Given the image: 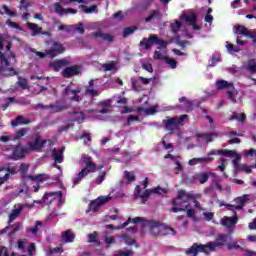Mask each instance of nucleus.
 I'll return each mask as SVG.
<instances>
[{
	"label": "nucleus",
	"instance_id": "nucleus-1",
	"mask_svg": "<svg viewBox=\"0 0 256 256\" xmlns=\"http://www.w3.org/2000/svg\"><path fill=\"white\" fill-rule=\"evenodd\" d=\"M232 233L233 232L231 229H229L228 234L218 235L215 242H208L206 244L194 243L186 250V255L198 256L199 253H209V251H215L217 247H223L227 241H231Z\"/></svg>",
	"mask_w": 256,
	"mask_h": 256
},
{
	"label": "nucleus",
	"instance_id": "nucleus-2",
	"mask_svg": "<svg viewBox=\"0 0 256 256\" xmlns=\"http://www.w3.org/2000/svg\"><path fill=\"white\" fill-rule=\"evenodd\" d=\"M81 163L84 165V168L77 174L75 178H73V184L79 185L89 173H97L99 169H103V166H99L97 168V164L93 162V158L88 154H84L81 157Z\"/></svg>",
	"mask_w": 256,
	"mask_h": 256
},
{
	"label": "nucleus",
	"instance_id": "nucleus-3",
	"mask_svg": "<svg viewBox=\"0 0 256 256\" xmlns=\"http://www.w3.org/2000/svg\"><path fill=\"white\" fill-rule=\"evenodd\" d=\"M187 114H183L180 117H169L167 116L165 120L162 121V125L166 131L169 132L170 135H173L175 131H179L181 127H183V121L187 119Z\"/></svg>",
	"mask_w": 256,
	"mask_h": 256
},
{
	"label": "nucleus",
	"instance_id": "nucleus-4",
	"mask_svg": "<svg viewBox=\"0 0 256 256\" xmlns=\"http://www.w3.org/2000/svg\"><path fill=\"white\" fill-rule=\"evenodd\" d=\"M188 199L189 194H187L185 190H180L176 199L172 200V208L170 211L172 213H179V211H185V209L189 207V201H187Z\"/></svg>",
	"mask_w": 256,
	"mask_h": 256
},
{
	"label": "nucleus",
	"instance_id": "nucleus-5",
	"mask_svg": "<svg viewBox=\"0 0 256 256\" xmlns=\"http://www.w3.org/2000/svg\"><path fill=\"white\" fill-rule=\"evenodd\" d=\"M5 151H12V154H5V159L7 161H19L27 155V148L21 147V145H16L13 147H8Z\"/></svg>",
	"mask_w": 256,
	"mask_h": 256
},
{
	"label": "nucleus",
	"instance_id": "nucleus-6",
	"mask_svg": "<svg viewBox=\"0 0 256 256\" xmlns=\"http://www.w3.org/2000/svg\"><path fill=\"white\" fill-rule=\"evenodd\" d=\"M29 167H31V165L27 163L20 164L19 173L23 181H39L40 183H43V181H45V178H44L45 175L44 174H38L35 176L28 175L27 173H29Z\"/></svg>",
	"mask_w": 256,
	"mask_h": 256
},
{
	"label": "nucleus",
	"instance_id": "nucleus-7",
	"mask_svg": "<svg viewBox=\"0 0 256 256\" xmlns=\"http://www.w3.org/2000/svg\"><path fill=\"white\" fill-rule=\"evenodd\" d=\"M48 147H53L54 143L51 139H43L41 135L36 136L34 141L28 142L29 151H41V149L45 148V145Z\"/></svg>",
	"mask_w": 256,
	"mask_h": 256
},
{
	"label": "nucleus",
	"instance_id": "nucleus-8",
	"mask_svg": "<svg viewBox=\"0 0 256 256\" xmlns=\"http://www.w3.org/2000/svg\"><path fill=\"white\" fill-rule=\"evenodd\" d=\"M144 227H148L149 231H150V235H152V237H159V235H161V229H162V224L154 221V220H144L142 221Z\"/></svg>",
	"mask_w": 256,
	"mask_h": 256
},
{
	"label": "nucleus",
	"instance_id": "nucleus-9",
	"mask_svg": "<svg viewBox=\"0 0 256 256\" xmlns=\"http://www.w3.org/2000/svg\"><path fill=\"white\" fill-rule=\"evenodd\" d=\"M62 53H65V46L61 42H53L52 47L46 50V55L51 59H55V57L62 55Z\"/></svg>",
	"mask_w": 256,
	"mask_h": 256
},
{
	"label": "nucleus",
	"instance_id": "nucleus-10",
	"mask_svg": "<svg viewBox=\"0 0 256 256\" xmlns=\"http://www.w3.org/2000/svg\"><path fill=\"white\" fill-rule=\"evenodd\" d=\"M36 109H52V113H61V111H65L67 106L65 102L56 101V104L43 105L41 103L36 104Z\"/></svg>",
	"mask_w": 256,
	"mask_h": 256
},
{
	"label": "nucleus",
	"instance_id": "nucleus-11",
	"mask_svg": "<svg viewBox=\"0 0 256 256\" xmlns=\"http://www.w3.org/2000/svg\"><path fill=\"white\" fill-rule=\"evenodd\" d=\"M55 199H58V205H61L63 203V192H49L45 193L43 196V202L47 205H51Z\"/></svg>",
	"mask_w": 256,
	"mask_h": 256
},
{
	"label": "nucleus",
	"instance_id": "nucleus-12",
	"mask_svg": "<svg viewBox=\"0 0 256 256\" xmlns=\"http://www.w3.org/2000/svg\"><path fill=\"white\" fill-rule=\"evenodd\" d=\"M61 75L64 79H71V77H77V75H81V66H68L61 72Z\"/></svg>",
	"mask_w": 256,
	"mask_h": 256
},
{
	"label": "nucleus",
	"instance_id": "nucleus-13",
	"mask_svg": "<svg viewBox=\"0 0 256 256\" xmlns=\"http://www.w3.org/2000/svg\"><path fill=\"white\" fill-rule=\"evenodd\" d=\"M108 201H111L109 196H100L95 200H92L89 204L90 211H97L102 205H105Z\"/></svg>",
	"mask_w": 256,
	"mask_h": 256
},
{
	"label": "nucleus",
	"instance_id": "nucleus-14",
	"mask_svg": "<svg viewBox=\"0 0 256 256\" xmlns=\"http://www.w3.org/2000/svg\"><path fill=\"white\" fill-rule=\"evenodd\" d=\"M69 93H71L73 96L70 97V101H76V103H79L81 101V96H79V93H81V89H75L73 90L71 86H66V88L62 91L63 97L69 96Z\"/></svg>",
	"mask_w": 256,
	"mask_h": 256
},
{
	"label": "nucleus",
	"instance_id": "nucleus-15",
	"mask_svg": "<svg viewBox=\"0 0 256 256\" xmlns=\"http://www.w3.org/2000/svg\"><path fill=\"white\" fill-rule=\"evenodd\" d=\"M65 152V147L52 150V157L54 159L53 167H56L57 169H61V166H58L57 163H62L65 157L63 156V153Z\"/></svg>",
	"mask_w": 256,
	"mask_h": 256
},
{
	"label": "nucleus",
	"instance_id": "nucleus-16",
	"mask_svg": "<svg viewBox=\"0 0 256 256\" xmlns=\"http://www.w3.org/2000/svg\"><path fill=\"white\" fill-rule=\"evenodd\" d=\"M27 27L32 31L31 37H37V35H49V32H43V27H39L38 24L33 22H27Z\"/></svg>",
	"mask_w": 256,
	"mask_h": 256
},
{
	"label": "nucleus",
	"instance_id": "nucleus-17",
	"mask_svg": "<svg viewBox=\"0 0 256 256\" xmlns=\"http://www.w3.org/2000/svg\"><path fill=\"white\" fill-rule=\"evenodd\" d=\"M239 221V218L237 216L227 217L221 219V225L223 227H227L228 229H231V227H235L237 225V222Z\"/></svg>",
	"mask_w": 256,
	"mask_h": 256
},
{
	"label": "nucleus",
	"instance_id": "nucleus-18",
	"mask_svg": "<svg viewBox=\"0 0 256 256\" xmlns=\"http://www.w3.org/2000/svg\"><path fill=\"white\" fill-rule=\"evenodd\" d=\"M67 65H71V62L65 59L56 60L50 63V67H52V69H54L56 72L61 71L62 67H67Z\"/></svg>",
	"mask_w": 256,
	"mask_h": 256
},
{
	"label": "nucleus",
	"instance_id": "nucleus-19",
	"mask_svg": "<svg viewBox=\"0 0 256 256\" xmlns=\"http://www.w3.org/2000/svg\"><path fill=\"white\" fill-rule=\"evenodd\" d=\"M163 17V14H161V11L159 10H153L150 12V14L145 18V23H151L153 19H156L157 21H161V18Z\"/></svg>",
	"mask_w": 256,
	"mask_h": 256
},
{
	"label": "nucleus",
	"instance_id": "nucleus-20",
	"mask_svg": "<svg viewBox=\"0 0 256 256\" xmlns=\"http://www.w3.org/2000/svg\"><path fill=\"white\" fill-rule=\"evenodd\" d=\"M196 137L198 139H205L206 143H212L213 141V137H219V134L216 132H212V133H198L196 134Z\"/></svg>",
	"mask_w": 256,
	"mask_h": 256
},
{
	"label": "nucleus",
	"instance_id": "nucleus-21",
	"mask_svg": "<svg viewBox=\"0 0 256 256\" xmlns=\"http://www.w3.org/2000/svg\"><path fill=\"white\" fill-rule=\"evenodd\" d=\"M234 201L237 204L236 205L237 211H241L243 207H245V203L249 201V197L247 195H243V196L237 197Z\"/></svg>",
	"mask_w": 256,
	"mask_h": 256
},
{
	"label": "nucleus",
	"instance_id": "nucleus-22",
	"mask_svg": "<svg viewBox=\"0 0 256 256\" xmlns=\"http://www.w3.org/2000/svg\"><path fill=\"white\" fill-rule=\"evenodd\" d=\"M182 19L183 21H185V23H187V25L191 26L197 23V14H195L194 12H192L191 14H184L182 15Z\"/></svg>",
	"mask_w": 256,
	"mask_h": 256
},
{
	"label": "nucleus",
	"instance_id": "nucleus-23",
	"mask_svg": "<svg viewBox=\"0 0 256 256\" xmlns=\"http://www.w3.org/2000/svg\"><path fill=\"white\" fill-rule=\"evenodd\" d=\"M149 41H151V43H156V45H159V47H162V49H167V45H169V42L159 39L155 35L149 36Z\"/></svg>",
	"mask_w": 256,
	"mask_h": 256
},
{
	"label": "nucleus",
	"instance_id": "nucleus-24",
	"mask_svg": "<svg viewBox=\"0 0 256 256\" xmlns=\"http://www.w3.org/2000/svg\"><path fill=\"white\" fill-rule=\"evenodd\" d=\"M226 94L228 95V99L230 101H232L233 103L237 102V93L235 91V85L230 84V86H228Z\"/></svg>",
	"mask_w": 256,
	"mask_h": 256
},
{
	"label": "nucleus",
	"instance_id": "nucleus-25",
	"mask_svg": "<svg viewBox=\"0 0 256 256\" xmlns=\"http://www.w3.org/2000/svg\"><path fill=\"white\" fill-rule=\"evenodd\" d=\"M31 123V120L26 119L23 116H17L15 120L11 122L12 127H18V125H29Z\"/></svg>",
	"mask_w": 256,
	"mask_h": 256
},
{
	"label": "nucleus",
	"instance_id": "nucleus-26",
	"mask_svg": "<svg viewBox=\"0 0 256 256\" xmlns=\"http://www.w3.org/2000/svg\"><path fill=\"white\" fill-rule=\"evenodd\" d=\"M93 37L96 39H103V41H109V43L113 41V36H111V34H105L101 31L94 32Z\"/></svg>",
	"mask_w": 256,
	"mask_h": 256
},
{
	"label": "nucleus",
	"instance_id": "nucleus-27",
	"mask_svg": "<svg viewBox=\"0 0 256 256\" xmlns=\"http://www.w3.org/2000/svg\"><path fill=\"white\" fill-rule=\"evenodd\" d=\"M2 9L4 12L0 11V15H8V17H17L16 9L11 10V9H9V6H7L5 4L2 6Z\"/></svg>",
	"mask_w": 256,
	"mask_h": 256
},
{
	"label": "nucleus",
	"instance_id": "nucleus-28",
	"mask_svg": "<svg viewBox=\"0 0 256 256\" xmlns=\"http://www.w3.org/2000/svg\"><path fill=\"white\" fill-rule=\"evenodd\" d=\"M143 223V218L142 217H135V218H128V220L126 222H124L122 224V226H117V229H125V227H127V225H129V223Z\"/></svg>",
	"mask_w": 256,
	"mask_h": 256
},
{
	"label": "nucleus",
	"instance_id": "nucleus-29",
	"mask_svg": "<svg viewBox=\"0 0 256 256\" xmlns=\"http://www.w3.org/2000/svg\"><path fill=\"white\" fill-rule=\"evenodd\" d=\"M62 239H64L66 243H73L75 240V234L70 230L64 231L62 232Z\"/></svg>",
	"mask_w": 256,
	"mask_h": 256
},
{
	"label": "nucleus",
	"instance_id": "nucleus-30",
	"mask_svg": "<svg viewBox=\"0 0 256 256\" xmlns=\"http://www.w3.org/2000/svg\"><path fill=\"white\" fill-rule=\"evenodd\" d=\"M233 83H228L227 80H218L215 85L218 91H223V89H228Z\"/></svg>",
	"mask_w": 256,
	"mask_h": 256
},
{
	"label": "nucleus",
	"instance_id": "nucleus-31",
	"mask_svg": "<svg viewBox=\"0 0 256 256\" xmlns=\"http://www.w3.org/2000/svg\"><path fill=\"white\" fill-rule=\"evenodd\" d=\"M177 231L169 226H163L161 228L160 235L167 236V235H176Z\"/></svg>",
	"mask_w": 256,
	"mask_h": 256
},
{
	"label": "nucleus",
	"instance_id": "nucleus-32",
	"mask_svg": "<svg viewBox=\"0 0 256 256\" xmlns=\"http://www.w3.org/2000/svg\"><path fill=\"white\" fill-rule=\"evenodd\" d=\"M235 35H243L244 37H247V34L249 33V29L245 26L238 25L236 26L234 30Z\"/></svg>",
	"mask_w": 256,
	"mask_h": 256
},
{
	"label": "nucleus",
	"instance_id": "nucleus-33",
	"mask_svg": "<svg viewBox=\"0 0 256 256\" xmlns=\"http://www.w3.org/2000/svg\"><path fill=\"white\" fill-rule=\"evenodd\" d=\"M137 26H129L124 28L123 30V37L127 38L129 37V35H133V33H135L137 31Z\"/></svg>",
	"mask_w": 256,
	"mask_h": 256
},
{
	"label": "nucleus",
	"instance_id": "nucleus-34",
	"mask_svg": "<svg viewBox=\"0 0 256 256\" xmlns=\"http://www.w3.org/2000/svg\"><path fill=\"white\" fill-rule=\"evenodd\" d=\"M226 48H227L228 53H230V55H235V53H239V51H240L239 47H237L229 42H226Z\"/></svg>",
	"mask_w": 256,
	"mask_h": 256
},
{
	"label": "nucleus",
	"instance_id": "nucleus-35",
	"mask_svg": "<svg viewBox=\"0 0 256 256\" xmlns=\"http://www.w3.org/2000/svg\"><path fill=\"white\" fill-rule=\"evenodd\" d=\"M21 211H23V206H20L19 208L12 210V212L9 215L10 221H15V219H17V216L21 214Z\"/></svg>",
	"mask_w": 256,
	"mask_h": 256
},
{
	"label": "nucleus",
	"instance_id": "nucleus-36",
	"mask_svg": "<svg viewBox=\"0 0 256 256\" xmlns=\"http://www.w3.org/2000/svg\"><path fill=\"white\" fill-rule=\"evenodd\" d=\"M84 93L87 97H99V91L91 87H86Z\"/></svg>",
	"mask_w": 256,
	"mask_h": 256
},
{
	"label": "nucleus",
	"instance_id": "nucleus-37",
	"mask_svg": "<svg viewBox=\"0 0 256 256\" xmlns=\"http://www.w3.org/2000/svg\"><path fill=\"white\" fill-rule=\"evenodd\" d=\"M27 131H29L27 128H21L20 130L16 131L14 141H19L21 137H25V135H27Z\"/></svg>",
	"mask_w": 256,
	"mask_h": 256
},
{
	"label": "nucleus",
	"instance_id": "nucleus-38",
	"mask_svg": "<svg viewBox=\"0 0 256 256\" xmlns=\"http://www.w3.org/2000/svg\"><path fill=\"white\" fill-rule=\"evenodd\" d=\"M107 177V171H102L99 173L98 177L93 181L95 185H101L103 183V180Z\"/></svg>",
	"mask_w": 256,
	"mask_h": 256
},
{
	"label": "nucleus",
	"instance_id": "nucleus-39",
	"mask_svg": "<svg viewBox=\"0 0 256 256\" xmlns=\"http://www.w3.org/2000/svg\"><path fill=\"white\" fill-rule=\"evenodd\" d=\"M197 179L199 183L203 185L204 183H207L209 181V174H207V172L200 173L198 174Z\"/></svg>",
	"mask_w": 256,
	"mask_h": 256
},
{
	"label": "nucleus",
	"instance_id": "nucleus-40",
	"mask_svg": "<svg viewBox=\"0 0 256 256\" xmlns=\"http://www.w3.org/2000/svg\"><path fill=\"white\" fill-rule=\"evenodd\" d=\"M164 61L167 65H169L170 69H177V60L173 58L166 57L164 58Z\"/></svg>",
	"mask_w": 256,
	"mask_h": 256
},
{
	"label": "nucleus",
	"instance_id": "nucleus-41",
	"mask_svg": "<svg viewBox=\"0 0 256 256\" xmlns=\"http://www.w3.org/2000/svg\"><path fill=\"white\" fill-rule=\"evenodd\" d=\"M54 11L55 13H57L58 15H65V8H63V6L61 5V3L56 2L54 4Z\"/></svg>",
	"mask_w": 256,
	"mask_h": 256
},
{
	"label": "nucleus",
	"instance_id": "nucleus-42",
	"mask_svg": "<svg viewBox=\"0 0 256 256\" xmlns=\"http://www.w3.org/2000/svg\"><path fill=\"white\" fill-rule=\"evenodd\" d=\"M137 111H138V113H143V111H144V113H146V115H153L155 113V108L149 107V108L145 109L143 107H138Z\"/></svg>",
	"mask_w": 256,
	"mask_h": 256
},
{
	"label": "nucleus",
	"instance_id": "nucleus-43",
	"mask_svg": "<svg viewBox=\"0 0 256 256\" xmlns=\"http://www.w3.org/2000/svg\"><path fill=\"white\" fill-rule=\"evenodd\" d=\"M247 69L249 72H251L252 74H255L256 73V62L254 59H251L248 61V64H247Z\"/></svg>",
	"mask_w": 256,
	"mask_h": 256
},
{
	"label": "nucleus",
	"instance_id": "nucleus-44",
	"mask_svg": "<svg viewBox=\"0 0 256 256\" xmlns=\"http://www.w3.org/2000/svg\"><path fill=\"white\" fill-rule=\"evenodd\" d=\"M18 85L21 87V89L25 90V89H29V84L27 82V79L23 78V77H19L18 78Z\"/></svg>",
	"mask_w": 256,
	"mask_h": 256
},
{
	"label": "nucleus",
	"instance_id": "nucleus-45",
	"mask_svg": "<svg viewBox=\"0 0 256 256\" xmlns=\"http://www.w3.org/2000/svg\"><path fill=\"white\" fill-rule=\"evenodd\" d=\"M172 33H179V29H181V21H176L170 25Z\"/></svg>",
	"mask_w": 256,
	"mask_h": 256
},
{
	"label": "nucleus",
	"instance_id": "nucleus-46",
	"mask_svg": "<svg viewBox=\"0 0 256 256\" xmlns=\"http://www.w3.org/2000/svg\"><path fill=\"white\" fill-rule=\"evenodd\" d=\"M140 46L145 47L147 51L151 50V40H149V38H143L140 42Z\"/></svg>",
	"mask_w": 256,
	"mask_h": 256
},
{
	"label": "nucleus",
	"instance_id": "nucleus-47",
	"mask_svg": "<svg viewBox=\"0 0 256 256\" xmlns=\"http://www.w3.org/2000/svg\"><path fill=\"white\" fill-rule=\"evenodd\" d=\"M221 61V57L217 55H213L209 60V67H215Z\"/></svg>",
	"mask_w": 256,
	"mask_h": 256
},
{
	"label": "nucleus",
	"instance_id": "nucleus-48",
	"mask_svg": "<svg viewBox=\"0 0 256 256\" xmlns=\"http://www.w3.org/2000/svg\"><path fill=\"white\" fill-rule=\"evenodd\" d=\"M231 119H236L237 121H241L243 123V121L247 119V115H245V113H241L239 116V114L234 112L231 116Z\"/></svg>",
	"mask_w": 256,
	"mask_h": 256
},
{
	"label": "nucleus",
	"instance_id": "nucleus-49",
	"mask_svg": "<svg viewBox=\"0 0 256 256\" xmlns=\"http://www.w3.org/2000/svg\"><path fill=\"white\" fill-rule=\"evenodd\" d=\"M73 30L78 31V33H80V35H84V33H85V27H84L83 23H79L78 25L74 24Z\"/></svg>",
	"mask_w": 256,
	"mask_h": 256
},
{
	"label": "nucleus",
	"instance_id": "nucleus-50",
	"mask_svg": "<svg viewBox=\"0 0 256 256\" xmlns=\"http://www.w3.org/2000/svg\"><path fill=\"white\" fill-rule=\"evenodd\" d=\"M124 178H126V180L128 181V183H133V181H135L136 177L134 176L133 173L129 172V171H124Z\"/></svg>",
	"mask_w": 256,
	"mask_h": 256
},
{
	"label": "nucleus",
	"instance_id": "nucleus-51",
	"mask_svg": "<svg viewBox=\"0 0 256 256\" xmlns=\"http://www.w3.org/2000/svg\"><path fill=\"white\" fill-rule=\"evenodd\" d=\"M88 242L90 243H95V245H97L99 247V245H101V241H99V239H97V235L95 234H89L88 235Z\"/></svg>",
	"mask_w": 256,
	"mask_h": 256
},
{
	"label": "nucleus",
	"instance_id": "nucleus-52",
	"mask_svg": "<svg viewBox=\"0 0 256 256\" xmlns=\"http://www.w3.org/2000/svg\"><path fill=\"white\" fill-rule=\"evenodd\" d=\"M227 249H228V251H231L233 249L243 251V247H241L239 244H237V242H232V243L227 244Z\"/></svg>",
	"mask_w": 256,
	"mask_h": 256
},
{
	"label": "nucleus",
	"instance_id": "nucleus-53",
	"mask_svg": "<svg viewBox=\"0 0 256 256\" xmlns=\"http://www.w3.org/2000/svg\"><path fill=\"white\" fill-rule=\"evenodd\" d=\"M81 9L84 13H93L94 11H97V5H92L90 8H87V6L82 5Z\"/></svg>",
	"mask_w": 256,
	"mask_h": 256
},
{
	"label": "nucleus",
	"instance_id": "nucleus-54",
	"mask_svg": "<svg viewBox=\"0 0 256 256\" xmlns=\"http://www.w3.org/2000/svg\"><path fill=\"white\" fill-rule=\"evenodd\" d=\"M167 58V56H163V54L160 51H155L154 55H153V59H155L156 61H165V59Z\"/></svg>",
	"mask_w": 256,
	"mask_h": 256
},
{
	"label": "nucleus",
	"instance_id": "nucleus-55",
	"mask_svg": "<svg viewBox=\"0 0 256 256\" xmlns=\"http://www.w3.org/2000/svg\"><path fill=\"white\" fill-rule=\"evenodd\" d=\"M73 29V25H63L60 24L58 26V31H66V33H71V30Z\"/></svg>",
	"mask_w": 256,
	"mask_h": 256
},
{
	"label": "nucleus",
	"instance_id": "nucleus-56",
	"mask_svg": "<svg viewBox=\"0 0 256 256\" xmlns=\"http://www.w3.org/2000/svg\"><path fill=\"white\" fill-rule=\"evenodd\" d=\"M68 115H79L76 118V121H81V119H85V114L83 112H78V111H70L68 112Z\"/></svg>",
	"mask_w": 256,
	"mask_h": 256
},
{
	"label": "nucleus",
	"instance_id": "nucleus-57",
	"mask_svg": "<svg viewBox=\"0 0 256 256\" xmlns=\"http://www.w3.org/2000/svg\"><path fill=\"white\" fill-rule=\"evenodd\" d=\"M199 163H203V158H192L189 160L188 164L193 167L195 165H199Z\"/></svg>",
	"mask_w": 256,
	"mask_h": 256
},
{
	"label": "nucleus",
	"instance_id": "nucleus-58",
	"mask_svg": "<svg viewBox=\"0 0 256 256\" xmlns=\"http://www.w3.org/2000/svg\"><path fill=\"white\" fill-rule=\"evenodd\" d=\"M248 39H252L253 43H256V30H248V34H246Z\"/></svg>",
	"mask_w": 256,
	"mask_h": 256
},
{
	"label": "nucleus",
	"instance_id": "nucleus-59",
	"mask_svg": "<svg viewBox=\"0 0 256 256\" xmlns=\"http://www.w3.org/2000/svg\"><path fill=\"white\" fill-rule=\"evenodd\" d=\"M0 60H1V63H4L6 67H10L11 63L9 62L5 54H3L2 52H0Z\"/></svg>",
	"mask_w": 256,
	"mask_h": 256
},
{
	"label": "nucleus",
	"instance_id": "nucleus-60",
	"mask_svg": "<svg viewBox=\"0 0 256 256\" xmlns=\"http://www.w3.org/2000/svg\"><path fill=\"white\" fill-rule=\"evenodd\" d=\"M151 193H153V190L151 189H147L143 192V194H140L139 197L141 199H149V197L151 196Z\"/></svg>",
	"mask_w": 256,
	"mask_h": 256
},
{
	"label": "nucleus",
	"instance_id": "nucleus-61",
	"mask_svg": "<svg viewBox=\"0 0 256 256\" xmlns=\"http://www.w3.org/2000/svg\"><path fill=\"white\" fill-rule=\"evenodd\" d=\"M104 241H105L107 247H111V245H113V243H115V237L106 236Z\"/></svg>",
	"mask_w": 256,
	"mask_h": 256
},
{
	"label": "nucleus",
	"instance_id": "nucleus-62",
	"mask_svg": "<svg viewBox=\"0 0 256 256\" xmlns=\"http://www.w3.org/2000/svg\"><path fill=\"white\" fill-rule=\"evenodd\" d=\"M184 109L186 113H191V111H193V103L188 100L187 103L184 104Z\"/></svg>",
	"mask_w": 256,
	"mask_h": 256
},
{
	"label": "nucleus",
	"instance_id": "nucleus-63",
	"mask_svg": "<svg viewBox=\"0 0 256 256\" xmlns=\"http://www.w3.org/2000/svg\"><path fill=\"white\" fill-rule=\"evenodd\" d=\"M6 25H8L9 27H13V29H21V26H19L18 23L11 21V19H8L6 21Z\"/></svg>",
	"mask_w": 256,
	"mask_h": 256
},
{
	"label": "nucleus",
	"instance_id": "nucleus-64",
	"mask_svg": "<svg viewBox=\"0 0 256 256\" xmlns=\"http://www.w3.org/2000/svg\"><path fill=\"white\" fill-rule=\"evenodd\" d=\"M114 256H133V250L120 251L118 254H114Z\"/></svg>",
	"mask_w": 256,
	"mask_h": 256
}]
</instances>
